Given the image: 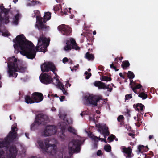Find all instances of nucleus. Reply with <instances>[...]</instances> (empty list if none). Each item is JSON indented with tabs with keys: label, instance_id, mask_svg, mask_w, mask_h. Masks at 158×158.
Segmentation results:
<instances>
[{
	"label": "nucleus",
	"instance_id": "nucleus-1",
	"mask_svg": "<svg viewBox=\"0 0 158 158\" xmlns=\"http://www.w3.org/2000/svg\"><path fill=\"white\" fill-rule=\"evenodd\" d=\"M17 124H13L11 127V130L7 136L4 139H0V148H4L6 149L4 151L2 149L0 151V158H16L17 150L16 147L10 145V142L17 137Z\"/></svg>",
	"mask_w": 158,
	"mask_h": 158
},
{
	"label": "nucleus",
	"instance_id": "nucleus-2",
	"mask_svg": "<svg viewBox=\"0 0 158 158\" xmlns=\"http://www.w3.org/2000/svg\"><path fill=\"white\" fill-rule=\"evenodd\" d=\"M15 43L14 47L15 49L19 48L21 50L20 52L23 55L26 56L30 59L35 58L36 51L32 43L27 40L23 34L17 36L15 40H13Z\"/></svg>",
	"mask_w": 158,
	"mask_h": 158
},
{
	"label": "nucleus",
	"instance_id": "nucleus-3",
	"mask_svg": "<svg viewBox=\"0 0 158 158\" xmlns=\"http://www.w3.org/2000/svg\"><path fill=\"white\" fill-rule=\"evenodd\" d=\"M49 142L48 139L45 140L44 141L38 139L36 145L41 149L43 153L50 155L52 158H63L61 150L57 148L55 144L52 145L49 143ZM64 158H70L67 157Z\"/></svg>",
	"mask_w": 158,
	"mask_h": 158
},
{
	"label": "nucleus",
	"instance_id": "nucleus-4",
	"mask_svg": "<svg viewBox=\"0 0 158 158\" xmlns=\"http://www.w3.org/2000/svg\"><path fill=\"white\" fill-rule=\"evenodd\" d=\"M8 64V73L9 77H12L16 78L18 73L16 72L23 73L25 71V67L20 66L17 64V60L15 56L10 57L9 59Z\"/></svg>",
	"mask_w": 158,
	"mask_h": 158
},
{
	"label": "nucleus",
	"instance_id": "nucleus-5",
	"mask_svg": "<svg viewBox=\"0 0 158 158\" xmlns=\"http://www.w3.org/2000/svg\"><path fill=\"white\" fill-rule=\"evenodd\" d=\"M96 126L98 132L100 133L101 134H102L103 135L104 138V139L101 138L99 137H98L94 136L90 132L87 131L86 129H85L84 131L87 135L94 142H97L98 141L101 140V142L104 141L105 143H106L107 142L106 140V136H108L110 134L108 127L105 124H96Z\"/></svg>",
	"mask_w": 158,
	"mask_h": 158
},
{
	"label": "nucleus",
	"instance_id": "nucleus-6",
	"mask_svg": "<svg viewBox=\"0 0 158 158\" xmlns=\"http://www.w3.org/2000/svg\"><path fill=\"white\" fill-rule=\"evenodd\" d=\"M59 113V117L63 120V121H61L58 124V126L61 129V131L58 132V135L60 139L62 141H64L65 139L66 138V136L64 134V132L65 130L66 126L68 124L69 125L72 123L73 121L71 118H70L69 120L66 119L65 118L66 114L63 110L60 109Z\"/></svg>",
	"mask_w": 158,
	"mask_h": 158
},
{
	"label": "nucleus",
	"instance_id": "nucleus-7",
	"mask_svg": "<svg viewBox=\"0 0 158 158\" xmlns=\"http://www.w3.org/2000/svg\"><path fill=\"white\" fill-rule=\"evenodd\" d=\"M77 139H72L69 143L68 149L70 154L79 152L80 150V146L85 139L84 138H81L77 135Z\"/></svg>",
	"mask_w": 158,
	"mask_h": 158
},
{
	"label": "nucleus",
	"instance_id": "nucleus-8",
	"mask_svg": "<svg viewBox=\"0 0 158 158\" xmlns=\"http://www.w3.org/2000/svg\"><path fill=\"white\" fill-rule=\"evenodd\" d=\"M48 121V118L46 115L41 114L36 116L35 122L31 125L30 129L31 131H35L38 128L40 125H44Z\"/></svg>",
	"mask_w": 158,
	"mask_h": 158
},
{
	"label": "nucleus",
	"instance_id": "nucleus-9",
	"mask_svg": "<svg viewBox=\"0 0 158 158\" xmlns=\"http://www.w3.org/2000/svg\"><path fill=\"white\" fill-rule=\"evenodd\" d=\"M49 44V40L46 38L40 37L38 39L37 46L36 48V50L45 53Z\"/></svg>",
	"mask_w": 158,
	"mask_h": 158
},
{
	"label": "nucleus",
	"instance_id": "nucleus-10",
	"mask_svg": "<svg viewBox=\"0 0 158 158\" xmlns=\"http://www.w3.org/2000/svg\"><path fill=\"white\" fill-rule=\"evenodd\" d=\"M57 127L54 125H48L44 128V130L41 132L42 136L47 137L55 134L57 132Z\"/></svg>",
	"mask_w": 158,
	"mask_h": 158
},
{
	"label": "nucleus",
	"instance_id": "nucleus-11",
	"mask_svg": "<svg viewBox=\"0 0 158 158\" xmlns=\"http://www.w3.org/2000/svg\"><path fill=\"white\" fill-rule=\"evenodd\" d=\"M41 70L43 72H48L51 71L54 74H56L55 73L56 71V69L54 64L51 62H45L41 65Z\"/></svg>",
	"mask_w": 158,
	"mask_h": 158
},
{
	"label": "nucleus",
	"instance_id": "nucleus-12",
	"mask_svg": "<svg viewBox=\"0 0 158 158\" xmlns=\"http://www.w3.org/2000/svg\"><path fill=\"white\" fill-rule=\"evenodd\" d=\"M66 44L64 47V49L66 51H69L72 49L76 50L80 49V48L77 46L75 40L73 38H70L69 40H67Z\"/></svg>",
	"mask_w": 158,
	"mask_h": 158
},
{
	"label": "nucleus",
	"instance_id": "nucleus-13",
	"mask_svg": "<svg viewBox=\"0 0 158 158\" xmlns=\"http://www.w3.org/2000/svg\"><path fill=\"white\" fill-rule=\"evenodd\" d=\"M10 9L4 8V9L0 12V26L1 24H7L10 22V16L8 15Z\"/></svg>",
	"mask_w": 158,
	"mask_h": 158
},
{
	"label": "nucleus",
	"instance_id": "nucleus-14",
	"mask_svg": "<svg viewBox=\"0 0 158 158\" xmlns=\"http://www.w3.org/2000/svg\"><path fill=\"white\" fill-rule=\"evenodd\" d=\"M84 99L83 102L85 105H98V106H101L107 101V99Z\"/></svg>",
	"mask_w": 158,
	"mask_h": 158
},
{
	"label": "nucleus",
	"instance_id": "nucleus-15",
	"mask_svg": "<svg viewBox=\"0 0 158 158\" xmlns=\"http://www.w3.org/2000/svg\"><path fill=\"white\" fill-rule=\"evenodd\" d=\"M57 28L64 35H69L72 32L71 28L67 25L63 24L59 26Z\"/></svg>",
	"mask_w": 158,
	"mask_h": 158
},
{
	"label": "nucleus",
	"instance_id": "nucleus-16",
	"mask_svg": "<svg viewBox=\"0 0 158 158\" xmlns=\"http://www.w3.org/2000/svg\"><path fill=\"white\" fill-rule=\"evenodd\" d=\"M40 81L45 84H48L51 83L52 81V79L50 76L44 73L41 74L39 77Z\"/></svg>",
	"mask_w": 158,
	"mask_h": 158
},
{
	"label": "nucleus",
	"instance_id": "nucleus-17",
	"mask_svg": "<svg viewBox=\"0 0 158 158\" xmlns=\"http://www.w3.org/2000/svg\"><path fill=\"white\" fill-rule=\"evenodd\" d=\"M122 151L124 153V155L127 158H130L133 156L132 154V149L130 147L126 148L123 147Z\"/></svg>",
	"mask_w": 158,
	"mask_h": 158
},
{
	"label": "nucleus",
	"instance_id": "nucleus-18",
	"mask_svg": "<svg viewBox=\"0 0 158 158\" xmlns=\"http://www.w3.org/2000/svg\"><path fill=\"white\" fill-rule=\"evenodd\" d=\"M37 20L38 21V23L36 24L39 30H43L46 28V26L43 23V18L37 16Z\"/></svg>",
	"mask_w": 158,
	"mask_h": 158
},
{
	"label": "nucleus",
	"instance_id": "nucleus-19",
	"mask_svg": "<svg viewBox=\"0 0 158 158\" xmlns=\"http://www.w3.org/2000/svg\"><path fill=\"white\" fill-rule=\"evenodd\" d=\"M84 99H102L100 95H94L89 93H85L84 95Z\"/></svg>",
	"mask_w": 158,
	"mask_h": 158
},
{
	"label": "nucleus",
	"instance_id": "nucleus-20",
	"mask_svg": "<svg viewBox=\"0 0 158 158\" xmlns=\"http://www.w3.org/2000/svg\"><path fill=\"white\" fill-rule=\"evenodd\" d=\"M56 85H55L57 86V87L62 90L64 94L66 95L67 93L65 90L64 85L60 81L59 79H56Z\"/></svg>",
	"mask_w": 158,
	"mask_h": 158
},
{
	"label": "nucleus",
	"instance_id": "nucleus-21",
	"mask_svg": "<svg viewBox=\"0 0 158 158\" xmlns=\"http://www.w3.org/2000/svg\"><path fill=\"white\" fill-rule=\"evenodd\" d=\"M133 107L135 108L136 111L139 112L141 111L142 112L143 110L144 106L141 103H137L136 104L133 105Z\"/></svg>",
	"mask_w": 158,
	"mask_h": 158
},
{
	"label": "nucleus",
	"instance_id": "nucleus-22",
	"mask_svg": "<svg viewBox=\"0 0 158 158\" xmlns=\"http://www.w3.org/2000/svg\"><path fill=\"white\" fill-rule=\"evenodd\" d=\"M104 83L100 81H96L93 83L96 87H98L99 89H103Z\"/></svg>",
	"mask_w": 158,
	"mask_h": 158
},
{
	"label": "nucleus",
	"instance_id": "nucleus-23",
	"mask_svg": "<svg viewBox=\"0 0 158 158\" xmlns=\"http://www.w3.org/2000/svg\"><path fill=\"white\" fill-rule=\"evenodd\" d=\"M148 150V148L143 145H139L138 147L137 153L145 152Z\"/></svg>",
	"mask_w": 158,
	"mask_h": 158
},
{
	"label": "nucleus",
	"instance_id": "nucleus-24",
	"mask_svg": "<svg viewBox=\"0 0 158 158\" xmlns=\"http://www.w3.org/2000/svg\"><path fill=\"white\" fill-rule=\"evenodd\" d=\"M85 58L88 59V60H93L94 59V54H90L89 52H87L85 54Z\"/></svg>",
	"mask_w": 158,
	"mask_h": 158
},
{
	"label": "nucleus",
	"instance_id": "nucleus-25",
	"mask_svg": "<svg viewBox=\"0 0 158 158\" xmlns=\"http://www.w3.org/2000/svg\"><path fill=\"white\" fill-rule=\"evenodd\" d=\"M33 98L39 99H43L44 97L42 93L38 92H35L32 94Z\"/></svg>",
	"mask_w": 158,
	"mask_h": 158
},
{
	"label": "nucleus",
	"instance_id": "nucleus-26",
	"mask_svg": "<svg viewBox=\"0 0 158 158\" xmlns=\"http://www.w3.org/2000/svg\"><path fill=\"white\" fill-rule=\"evenodd\" d=\"M43 99H24V102L27 104H32L34 103H39Z\"/></svg>",
	"mask_w": 158,
	"mask_h": 158
},
{
	"label": "nucleus",
	"instance_id": "nucleus-27",
	"mask_svg": "<svg viewBox=\"0 0 158 158\" xmlns=\"http://www.w3.org/2000/svg\"><path fill=\"white\" fill-rule=\"evenodd\" d=\"M51 13L50 12H47L45 13V15L44 16L43 22L45 23L48 20L50 19L51 18Z\"/></svg>",
	"mask_w": 158,
	"mask_h": 158
},
{
	"label": "nucleus",
	"instance_id": "nucleus-28",
	"mask_svg": "<svg viewBox=\"0 0 158 158\" xmlns=\"http://www.w3.org/2000/svg\"><path fill=\"white\" fill-rule=\"evenodd\" d=\"M130 65V64L128 60L123 61L121 64V66L124 69H126L127 67H129Z\"/></svg>",
	"mask_w": 158,
	"mask_h": 158
},
{
	"label": "nucleus",
	"instance_id": "nucleus-29",
	"mask_svg": "<svg viewBox=\"0 0 158 158\" xmlns=\"http://www.w3.org/2000/svg\"><path fill=\"white\" fill-rule=\"evenodd\" d=\"M142 85L140 84H137L134 87H133L132 86H131V88H132L133 91L135 93H136V89H140Z\"/></svg>",
	"mask_w": 158,
	"mask_h": 158
},
{
	"label": "nucleus",
	"instance_id": "nucleus-30",
	"mask_svg": "<svg viewBox=\"0 0 158 158\" xmlns=\"http://www.w3.org/2000/svg\"><path fill=\"white\" fill-rule=\"evenodd\" d=\"M68 130L69 132L74 134L76 135L77 134V130L72 127H69L68 128Z\"/></svg>",
	"mask_w": 158,
	"mask_h": 158
},
{
	"label": "nucleus",
	"instance_id": "nucleus-31",
	"mask_svg": "<svg viewBox=\"0 0 158 158\" xmlns=\"http://www.w3.org/2000/svg\"><path fill=\"white\" fill-rule=\"evenodd\" d=\"M112 79L111 78L108 76H102L101 79V81H111Z\"/></svg>",
	"mask_w": 158,
	"mask_h": 158
},
{
	"label": "nucleus",
	"instance_id": "nucleus-32",
	"mask_svg": "<svg viewBox=\"0 0 158 158\" xmlns=\"http://www.w3.org/2000/svg\"><path fill=\"white\" fill-rule=\"evenodd\" d=\"M89 120L92 121L94 123H95V119L94 118V112L93 111H91L90 112L89 114Z\"/></svg>",
	"mask_w": 158,
	"mask_h": 158
},
{
	"label": "nucleus",
	"instance_id": "nucleus-33",
	"mask_svg": "<svg viewBox=\"0 0 158 158\" xmlns=\"http://www.w3.org/2000/svg\"><path fill=\"white\" fill-rule=\"evenodd\" d=\"M127 76L130 79H132L135 77V75L133 72L130 71H128Z\"/></svg>",
	"mask_w": 158,
	"mask_h": 158
},
{
	"label": "nucleus",
	"instance_id": "nucleus-34",
	"mask_svg": "<svg viewBox=\"0 0 158 158\" xmlns=\"http://www.w3.org/2000/svg\"><path fill=\"white\" fill-rule=\"evenodd\" d=\"M139 97L142 99H146L147 98V95L145 93L141 92L138 95Z\"/></svg>",
	"mask_w": 158,
	"mask_h": 158
},
{
	"label": "nucleus",
	"instance_id": "nucleus-35",
	"mask_svg": "<svg viewBox=\"0 0 158 158\" xmlns=\"http://www.w3.org/2000/svg\"><path fill=\"white\" fill-rule=\"evenodd\" d=\"M137 117H134V118L135 120H136V121L138 122L137 123H136V125L137 126L139 127L140 124V123L139 122H140L141 123H142L141 121V119L139 118L138 115H137Z\"/></svg>",
	"mask_w": 158,
	"mask_h": 158
},
{
	"label": "nucleus",
	"instance_id": "nucleus-36",
	"mask_svg": "<svg viewBox=\"0 0 158 158\" xmlns=\"http://www.w3.org/2000/svg\"><path fill=\"white\" fill-rule=\"evenodd\" d=\"M115 138V137L114 135H111L110 136L108 137L107 139L108 142L109 143L112 142Z\"/></svg>",
	"mask_w": 158,
	"mask_h": 158
},
{
	"label": "nucleus",
	"instance_id": "nucleus-37",
	"mask_svg": "<svg viewBox=\"0 0 158 158\" xmlns=\"http://www.w3.org/2000/svg\"><path fill=\"white\" fill-rule=\"evenodd\" d=\"M5 24H1L0 26V32H2V31H5L6 30V27L4 26Z\"/></svg>",
	"mask_w": 158,
	"mask_h": 158
},
{
	"label": "nucleus",
	"instance_id": "nucleus-38",
	"mask_svg": "<svg viewBox=\"0 0 158 158\" xmlns=\"http://www.w3.org/2000/svg\"><path fill=\"white\" fill-rule=\"evenodd\" d=\"M85 74L86 75H87L85 77V79H89L90 77V76H91L92 74L91 73H89L87 71H85Z\"/></svg>",
	"mask_w": 158,
	"mask_h": 158
},
{
	"label": "nucleus",
	"instance_id": "nucleus-39",
	"mask_svg": "<svg viewBox=\"0 0 158 158\" xmlns=\"http://www.w3.org/2000/svg\"><path fill=\"white\" fill-rule=\"evenodd\" d=\"M104 149L106 151L109 152L111 150V147L110 145H106L104 147Z\"/></svg>",
	"mask_w": 158,
	"mask_h": 158
},
{
	"label": "nucleus",
	"instance_id": "nucleus-40",
	"mask_svg": "<svg viewBox=\"0 0 158 158\" xmlns=\"http://www.w3.org/2000/svg\"><path fill=\"white\" fill-rule=\"evenodd\" d=\"M26 149L25 148H24L21 151V152L20 151V154L22 156H24L25 155V153L26 152Z\"/></svg>",
	"mask_w": 158,
	"mask_h": 158
},
{
	"label": "nucleus",
	"instance_id": "nucleus-41",
	"mask_svg": "<svg viewBox=\"0 0 158 158\" xmlns=\"http://www.w3.org/2000/svg\"><path fill=\"white\" fill-rule=\"evenodd\" d=\"M48 98H50V99L51 98H54V97L57 98L58 97L57 96V94H55L54 95V94H48Z\"/></svg>",
	"mask_w": 158,
	"mask_h": 158
},
{
	"label": "nucleus",
	"instance_id": "nucleus-42",
	"mask_svg": "<svg viewBox=\"0 0 158 158\" xmlns=\"http://www.w3.org/2000/svg\"><path fill=\"white\" fill-rule=\"evenodd\" d=\"M3 31H2L1 32L2 33V35L3 36H8L10 35V34L7 31L3 32Z\"/></svg>",
	"mask_w": 158,
	"mask_h": 158
},
{
	"label": "nucleus",
	"instance_id": "nucleus-43",
	"mask_svg": "<svg viewBox=\"0 0 158 158\" xmlns=\"http://www.w3.org/2000/svg\"><path fill=\"white\" fill-rule=\"evenodd\" d=\"M87 40H89V41L90 42V41L91 42V43H87V44L88 45H92L93 44V43H92V41H93V40H94V39L93 38V37H92L91 38H90L89 39V38H87Z\"/></svg>",
	"mask_w": 158,
	"mask_h": 158
},
{
	"label": "nucleus",
	"instance_id": "nucleus-44",
	"mask_svg": "<svg viewBox=\"0 0 158 158\" xmlns=\"http://www.w3.org/2000/svg\"><path fill=\"white\" fill-rule=\"evenodd\" d=\"M123 118L124 117L122 115H120L118 118V120L120 122H121L123 121Z\"/></svg>",
	"mask_w": 158,
	"mask_h": 158
},
{
	"label": "nucleus",
	"instance_id": "nucleus-45",
	"mask_svg": "<svg viewBox=\"0 0 158 158\" xmlns=\"http://www.w3.org/2000/svg\"><path fill=\"white\" fill-rule=\"evenodd\" d=\"M125 99H128V98H132V94H127L125 95Z\"/></svg>",
	"mask_w": 158,
	"mask_h": 158
},
{
	"label": "nucleus",
	"instance_id": "nucleus-46",
	"mask_svg": "<svg viewBox=\"0 0 158 158\" xmlns=\"http://www.w3.org/2000/svg\"><path fill=\"white\" fill-rule=\"evenodd\" d=\"M98 69L101 70V71H104V67L102 66H99L98 67Z\"/></svg>",
	"mask_w": 158,
	"mask_h": 158
},
{
	"label": "nucleus",
	"instance_id": "nucleus-47",
	"mask_svg": "<svg viewBox=\"0 0 158 158\" xmlns=\"http://www.w3.org/2000/svg\"><path fill=\"white\" fill-rule=\"evenodd\" d=\"M110 85H106L104 83V85H103V89H108Z\"/></svg>",
	"mask_w": 158,
	"mask_h": 158
},
{
	"label": "nucleus",
	"instance_id": "nucleus-48",
	"mask_svg": "<svg viewBox=\"0 0 158 158\" xmlns=\"http://www.w3.org/2000/svg\"><path fill=\"white\" fill-rule=\"evenodd\" d=\"M63 62L64 63H66L68 61V59L67 57H64V58L62 60Z\"/></svg>",
	"mask_w": 158,
	"mask_h": 158
},
{
	"label": "nucleus",
	"instance_id": "nucleus-49",
	"mask_svg": "<svg viewBox=\"0 0 158 158\" xmlns=\"http://www.w3.org/2000/svg\"><path fill=\"white\" fill-rule=\"evenodd\" d=\"M32 2L33 4H34V5L40 3V2L36 0L33 1V2Z\"/></svg>",
	"mask_w": 158,
	"mask_h": 158
},
{
	"label": "nucleus",
	"instance_id": "nucleus-50",
	"mask_svg": "<svg viewBox=\"0 0 158 158\" xmlns=\"http://www.w3.org/2000/svg\"><path fill=\"white\" fill-rule=\"evenodd\" d=\"M19 95L20 97L19 98L20 99L21 98H23V92L22 91H20L19 93Z\"/></svg>",
	"mask_w": 158,
	"mask_h": 158
},
{
	"label": "nucleus",
	"instance_id": "nucleus-51",
	"mask_svg": "<svg viewBox=\"0 0 158 158\" xmlns=\"http://www.w3.org/2000/svg\"><path fill=\"white\" fill-rule=\"evenodd\" d=\"M3 4H2L0 5V9L2 10V11L5 8L3 6Z\"/></svg>",
	"mask_w": 158,
	"mask_h": 158
},
{
	"label": "nucleus",
	"instance_id": "nucleus-52",
	"mask_svg": "<svg viewBox=\"0 0 158 158\" xmlns=\"http://www.w3.org/2000/svg\"><path fill=\"white\" fill-rule=\"evenodd\" d=\"M24 99H35V98H33V97L31 98L29 95H25Z\"/></svg>",
	"mask_w": 158,
	"mask_h": 158
},
{
	"label": "nucleus",
	"instance_id": "nucleus-53",
	"mask_svg": "<svg viewBox=\"0 0 158 158\" xmlns=\"http://www.w3.org/2000/svg\"><path fill=\"white\" fill-rule=\"evenodd\" d=\"M59 9V7L57 6H54L53 8V10L55 11H58Z\"/></svg>",
	"mask_w": 158,
	"mask_h": 158
},
{
	"label": "nucleus",
	"instance_id": "nucleus-54",
	"mask_svg": "<svg viewBox=\"0 0 158 158\" xmlns=\"http://www.w3.org/2000/svg\"><path fill=\"white\" fill-rule=\"evenodd\" d=\"M97 155L98 156H100L102 155V153L101 151L100 150H99L97 152Z\"/></svg>",
	"mask_w": 158,
	"mask_h": 158
},
{
	"label": "nucleus",
	"instance_id": "nucleus-55",
	"mask_svg": "<svg viewBox=\"0 0 158 158\" xmlns=\"http://www.w3.org/2000/svg\"><path fill=\"white\" fill-rule=\"evenodd\" d=\"M19 20L17 19H15L13 23H14L15 25H17L18 24V21Z\"/></svg>",
	"mask_w": 158,
	"mask_h": 158
},
{
	"label": "nucleus",
	"instance_id": "nucleus-56",
	"mask_svg": "<svg viewBox=\"0 0 158 158\" xmlns=\"http://www.w3.org/2000/svg\"><path fill=\"white\" fill-rule=\"evenodd\" d=\"M19 14H17L15 16V19H17L19 20Z\"/></svg>",
	"mask_w": 158,
	"mask_h": 158
},
{
	"label": "nucleus",
	"instance_id": "nucleus-57",
	"mask_svg": "<svg viewBox=\"0 0 158 158\" xmlns=\"http://www.w3.org/2000/svg\"><path fill=\"white\" fill-rule=\"evenodd\" d=\"M132 83L134 84V85L135 84V83L133 82L132 79H130V85H131V86H132L131 84Z\"/></svg>",
	"mask_w": 158,
	"mask_h": 158
},
{
	"label": "nucleus",
	"instance_id": "nucleus-58",
	"mask_svg": "<svg viewBox=\"0 0 158 158\" xmlns=\"http://www.w3.org/2000/svg\"><path fill=\"white\" fill-rule=\"evenodd\" d=\"M119 76L122 78H124V77L122 73H119Z\"/></svg>",
	"mask_w": 158,
	"mask_h": 158
},
{
	"label": "nucleus",
	"instance_id": "nucleus-59",
	"mask_svg": "<svg viewBox=\"0 0 158 158\" xmlns=\"http://www.w3.org/2000/svg\"><path fill=\"white\" fill-rule=\"evenodd\" d=\"M51 110L52 111L55 112L56 111V109L55 108L53 107L51 109Z\"/></svg>",
	"mask_w": 158,
	"mask_h": 158
},
{
	"label": "nucleus",
	"instance_id": "nucleus-60",
	"mask_svg": "<svg viewBox=\"0 0 158 158\" xmlns=\"http://www.w3.org/2000/svg\"><path fill=\"white\" fill-rule=\"evenodd\" d=\"M107 89V91H109L110 92H111L113 88L112 87L109 88Z\"/></svg>",
	"mask_w": 158,
	"mask_h": 158
},
{
	"label": "nucleus",
	"instance_id": "nucleus-61",
	"mask_svg": "<svg viewBox=\"0 0 158 158\" xmlns=\"http://www.w3.org/2000/svg\"><path fill=\"white\" fill-rule=\"evenodd\" d=\"M113 69H114L115 71H118L119 70V69H117L116 68V66H114L113 68Z\"/></svg>",
	"mask_w": 158,
	"mask_h": 158
},
{
	"label": "nucleus",
	"instance_id": "nucleus-62",
	"mask_svg": "<svg viewBox=\"0 0 158 158\" xmlns=\"http://www.w3.org/2000/svg\"><path fill=\"white\" fill-rule=\"evenodd\" d=\"M97 147V144L95 143L94 144L93 146V148H96Z\"/></svg>",
	"mask_w": 158,
	"mask_h": 158
},
{
	"label": "nucleus",
	"instance_id": "nucleus-63",
	"mask_svg": "<svg viewBox=\"0 0 158 158\" xmlns=\"http://www.w3.org/2000/svg\"><path fill=\"white\" fill-rule=\"evenodd\" d=\"M25 135L26 137L28 139H29V138L28 137V136L29 135V134L28 133H25Z\"/></svg>",
	"mask_w": 158,
	"mask_h": 158
},
{
	"label": "nucleus",
	"instance_id": "nucleus-64",
	"mask_svg": "<svg viewBox=\"0 0 158 158\" xmlns=\"http://www.w3.org/2000/svg\"><path fill=\"white\" fill-rule=\"evenodd\" d=\"M81 35L84 36L85 37H86L87 35V34L86 33H83L81 34Z\"/></svg>",
	"mask_w": 158,
	"mask_h": 158
}]
</instances>
